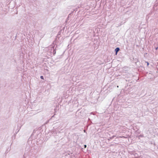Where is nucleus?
Instances as JSON below:
<instances>
[{
	"label": "nucleus",
	"mask_w": 158,
	"mask_h": 158,
	"mask_svg": "<svg viewBox=\"0 0 158 158\" xmlns=\"http://www.w3.org/2000/svg\"><path fill=\"white\" fill-rule=\"evenodd\" d=\"M51 48L50 52L51 53H52L54 55L56 53V48H54V46H52Z\"/></svg>",
	"instance_id": "nucleus-1"
},
{
	"label": "nucleus",
	"mask_w": 158,
	"mask_h": 158,
	"mask_svg": "<svg viewBox=\"0 0 158 158\" xmlns=\"http://www.w3.org/2000/svg\"><path fill=\"white\" fill-rule=\"evenodd\" d=\"M30 155V152H25L24 155L23 156V158H27V157L29 156Z\"/></svg>",
	"instance_id": "nucleus-2"
},
{
	"label": "nucleus",
	"mask_w": 158,
	"mask_h": 158,
	"mask_svg": "<svg viewBox=\"0 0 158 158\" xmlns=\"http://www.w3.org/2000/svg\"><path fill=\"white\" fill-rule=\"evenodd\" d=\"M25 152H27V151H26ZM28 152H30V155L29 156H28L27 157V158H35V157L32 156L31 155V152L30 151H28Z\"/></svg>",
	"instance_id": "nucleus-3"
},
{
	"label": "nucleus",
	"mask_w": 158,
	"mask_h": 158,
	"mask_svg": "<svg viewBox=\"0 0 158 158\" xmlns=\"http://www.w3.org/2000/svg\"><path fill=\"white\" fill-rule=\"evenodd\" d=\"M120 49L119 48H117L115 49V52L116 54H117V52L119 51Z\"/></svg>",
	"instance_id": "nucleus-4"
},
{
	"label": "nucleus",
	"mask_w": 158,
	"mask_h": 158,
	"mask_svg": "<svg viewBox=\"0 0 158 158\" xmlns=\"http://www.w3.org/2000/svg\"><path fill=\"white\" fill-rule=\"evenodd\" d=\"M117 138H127V137H126L124 136H119V137H117Z\"/></svg>",
	"instance_id": "nucleus-5"
},
{
	"label": "nucleus",
	"mask_w": 158,
	"mask_h": 158,
	"mask_svg": "<svg viewBox=\"0 0 158 158\" xmlns=\"http://www.w3.org/2000/svg\"><path fill=\"white\" fill-rule=\"evenodd\" d=\"M115 136H116L115 135H113V136H112V137H110V139H112L114 138V137H115Z\"/></svg>",
	"instance_id": "nucleus-6"
},
{
	"label": "nucleus",
	"mask_w": 158,
	"mask_h": 158,
	"mask_svg": "<svg viewBox=\"0 0 158 158\" xmlns=\"http://www.w3.org/2000/svg\"><path fill=\"white\" fill-rule=\"evenodd\" d=\"M40 78H41V79H44V77H43V76H40Z\"/></svg>",
	"instance_id": "nucleus-7"
},
{
	"label": "nucleus",
	"mask_w": 158,
	"mask_h": 158,
	"mask_svg": "<svg viewBox=\"0 0 158 158\" xmlns=\"http://www.w3.org/2000/svg\"><path fill=\"white\" fill-rule=\"evenodd\" d=\"M145 63H147V66H148L149 64V63L148 61H145Z\"/></svg>",
	"instance_id": "nucleus-8"
},
{
	"label": "nucleus",
	"mask_w": 158,
	"mask_h": 158,
	"mask_svg": "<svg viewBox=\"0 0 158 158\" xmlns=\"http://www.w3.org/2000/svg\"><path fill=\"white\" fill-rule=\"evenodd\" d=\"M158 48V47H155V49H156V50H157Z\"/></svg>",
	"instance_id": "nucleus-9"
},
{
	"label": "nucleus",
	"mask_w": 158,
	"mask_h": 158,
	"mask_svg": "<svg viewBox=\"0 0 158 158\" xmlns=\"http://www.w3.org/2000/svg\"><path fill=\"white\" fill-rule=\"evenodd\" d=\"M69 15L68 17V18H67V19H66V21H67V20H68V19H69Z\"/></svg>",
	"instance_id": "nucleus-10"
},
{
	"label": "nucleus",
	"mask_w": 158,
	"mask_h": 158,
	"mask_svg": "<svg viewBox=\"0 0 158 158\" xmlns=\"http://www.w3.org/2000/svg\"><path fill=\"white\" fill-rule=\"evenodd\" d=\"M86 146H87L86 145H84V147H85V148H86Z\"/></svg>",
	"instance_id": "nucleus-11"
},
{
	"label": "nucleus",
	"mask_w": 158,
	"mask_h": 158,
	"mask_svg": "<svg viewBox=\"0 0 158 158\" xmlns=\"http://www.w3.org/2000/svg\"><path fill=\"white\" fill-rule=\"evenodd\" d=\"M48 121L47 122H46V124H47V123H48Z\"/></svg>",
	"instance_id": "nucleus-12"
}]
</instances>
